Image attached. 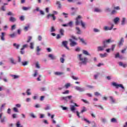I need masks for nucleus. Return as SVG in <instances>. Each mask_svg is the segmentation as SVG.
Wrapping results in <instances>:
<instances>
[{"label": "nucleus", "instance_id": "obj_1", "mask_svg": "<svg viewBox=\"0 0 127 127\" xmlns=\"http://www.w3.org/2000/svg\"><path fill=\"white\" fill-rule=\"evenodd\" d=\"M79 61H81V62L79 63L80 65H82V64L86 65L87 62H88V59H87V58H82V54L79 55Z\"/></svg>", "mask_w": 127, "mask_h": 127}, {"label": "nucleus", "instance_id": "obj_2", "mask_svg": "<svg viewBox=\"0 0 127 127\" xmlns=\"http://www.w3.org/2000/svg\"><path fill=\"white\" fill-rule=\"evenodd\" d=\"M107 47H108V45L105 44L104 42L103 46H99L97 47V51H104L105 48H107Z\"/></svg>", "mask_w": 127, "mask_h": 127}, {"label": "nucleus", "instance_id": "obj_3", "mask_svg": "<svg viewBox=\"0 0 127 127\" xmlns=\"http://www.w3.org/2000/svg\"><path fill=\"white\" fill-rule=\"evenodd\" d=\"M113 86L115 87L116 89H119V88H121L122 89H125V87L123 85V84H117L116 82H113L112 83Z\"/></svg>", "mask_w": 127, "mask_h": 127}, {"label": "nucleus", "instance_id": "obj_4", "mask_svg": "<svg viewBox=\"0 0 127 127\" xmlns=\"http://www.w3.org/2000/svg\"><path fill=\"white\" fill-rule=\"evenodd\" d=\"M81 18H82V16L78 15L76 18L75 21V25H79L80 23H81V21H82V20H81Z\"/></svg>", "mask_w": 127, "mask_h": 127}, {"label": "nucleus", "instance_id": "obj_5", "mask_svg": "<svg viewBox=\"0 0 127 127\" xmlns=\"http://www.w3.org/2000/svg\"><path fill=\"white\" fill-rule=\"evenodd\" d=\"M67 44H68V41H63L62 45H63V46H64V47H65L66 49H67V50H69V47L67 46Z\"/></svg>", "mask_w": 127, "mask_h": 127}, {"label": "nucleus", "instance_id": "obj_6", "mask_svg": "<svg viewBox=\"0 0 127 127\" xmlns=\"http://www.w3.org/2000/svg\"><path fill=\"white\" fill-rule=\"evenodd\" d=\"M69 41L70 42V45L71 47L75 46L77 45V43L75 42V41H73V40L69 39Z\"/></svg>", "mask_w": 127, "mask_h": 127}, {"label": "nucleus", "instance_id": "obj_7", "mask_svg": "<svg viewBox=\"0 0 127 127\" xmlns=\"http://www.w3.org/2000/svg\"><path fill=\"white\" fill-rule=\"evenodd\" d=\"M52 17L53 20H55L56 19V17L55 16L54 14H49L47 17L48 19H49V17Z\"/></svg>", "mask_w": 127, "mask_h": 127}, {"label": "nucleus", "instance_id": "obj_8", "mask_svg": "<svg viewBox=\"0 0 127 127\" xmlns=\"http://www.w3.org/2000/svg\"><path fill=\"white\" fill-rule=\"evenodd\" d=\"M48 57L50 58L51 60H55L56 59V57L52 54H49Z\"/></svg>", "mask_w": 127, "mask_h": 127}, {"label": "nucleus", "instance_id": "obj_9", "mask_svg": "<svg viewBox=\"0 0 127 127\" xmlns=\"http://www.w3.org/2000/svg\"><path fill=\"white\" fill-rule=\"evenodd\" d=\"M75 90H76L77 91H79V92H84V90L83 89V88H82L79 86H76L75 87Z\"/></svg>", "mask_w": 127, "mask_h": 127}, {"label": "nucleus", "instance_id": "obj_10", "mask_svg": "<svg viewBox=\"0 0 127 127\" xmlns=\"http://www.w3.org/2000/svg\"><path fill=\"white\" fill-rule=\"evenodd\" d=\"M113 27H114V24H112L110 28H109L107 26L104 27V30H112V29L113 28Z\"/></svg>", "mask_w": 127, "mask_h": 127}, {"label": "nucleus", "instance_id": "obj_11", "mask_svg": "<svg viewBox=\"0 0 127 127\" xmlns=\"http://www.w3.org/2000/svg\"><path fill=\"white\" fill-rule=\"evenodd\" d=\"M124 42H125V40H124V38H121L120 41L119 42V46H121V45H123Z\"/></svg>", "mask_w": 127, "mask_h": 127}, {"label": "nucleus", "instance_id": "obj_12", "mask_svg": "<svg viewBox=\"0 0 127 127\" xmlns=\"http://www.w3.org/2000/svg\"><path fill=\"white\" fill-rule=\"evenodd\" d=\"M9 21H11V22H14L15 21H16V19L14 17H10L9 18Z\"/></svg>", "mask_w": 127, "mask_h": 127}, {"label": "nucleus", "instance_id": "obj_13", "mask_svg": "<svg viewBox=\"0 0 127 127\" xmlns=\"http://www.w3.org/2000/svg\"><path fill=\"white\" fill-rule=\"evenodd\" d=\"M120 21V18L119 17H116L114 19V22L115 24H117L118 22Z\"/></svg>", "mask_w": 127, "mask_h": 127}, {"label": "nucleus", "instance_id": "obj_14", "mask_svg": "<svg viewBox=\"0 0 127 127\" xmlns=\"http://www.w3.org/2000/svg\"><path fill=\"white\" fill-rule=\"evenodd\" d=\"M61 101H64L66 103L68 102V100L67 99V96L61 97Z\"/></svg>", "mask_w": 127, "mask_h": 127}, {"label": "nucleus", "instance_id": "obj_15", "mask_svg": "<svg viewBox=\"0 0 127 127\" xmlns=\"http://www.w3.org/2000/svg\"><path fill=\"white\" fill-rule=\"evenodd\" d=\"M78 39H79L80 40L81 42H82V43H83L84 45H87V43H86L85 42V40H84V39L81 38L79 37H78Z\"/></svg>", "mask_w": 127, "mask_h": 127}, {"label": "nucleus", "instance_id": "obj_16", "mask_svg": "<svg viewBox=\"0 0 127 127\" xmlns=\"http://www.w3.org/2000/svg\"><path fill=\"white\" fill-rule=\"evenodd\" d=\"M109 98L112 104H115V103H116V100L114 99V97H113V96H110Z\"/></svg>", "mask_w": 127, "mask_h": 127}, {"label": "nucleus", "instance_id": "obj_17", "mask_svg": "<svg viewBox=\"0 0 127 127\" xmlns=\"http://www.w3.org/2000/svg\"><path fill=\"white\" fill-rule=\"evenodd\" d=\"M30 28V25L28 24L26 26L24 27V30H25V31H27Z\"/></svg>", "mask_w": 127, "mask_h": 127}, {"label": "nucleus", "instance_id": "obj_18", "mask_svg": "<svg viewBox=\"0 0 127 127\" xmlns=\"http://www.w3.org/2000/svg\"><path fill=\"white\" fill-rule=\"evenodd\" d=\"M100 56L101 58H105V57H107V56H108V54L107 53H104V54H100Z\"/></svg>", "mask_w": 127, "mask_h": 127}, {"label": "nucleus", "instance_id": "obj_19", "mask_svg": "<svg viewBox=\"0 0 127 127\" xmlns=\"http://www.w3.org/2000/svg\"><path fill=\"white\" fill-rule=\"evenodd\" d=\"M9 36H10L11 38H14V37H16V33H13L12 34H10V35H9Z\"/></svg>", "mask_w": 127, "mask_h": 127}, {"label": "nucleus", "instance_id": "obj_20", "mask_svg": "<svg viewBox=\"0 0 127 127\" xmlns=\"http://www.w3.org/2000/svg\"><path fill=\"white\" fill-rule=\"evenodd\" d=\"M11 63V64H14L15 65L16 64V63L14 62V60L13 59V58H11L9 59Z\"/></svg>", "mask_w": 127, "mask_h": 127}, {"label": "nucleus", "instance_id": "obj_21", "mask_svg": "<svg viewBox=\"0 0 127 127\" xmlns=\"http://www.w3.org/2000/svg\"><path fill=\"white\" fill-rule=\"evenodd\" d=\"M119 65L122 66L123 68H126V67H127V64H124L122 62L119 63Z\"/></svg>", "mask_w": 127, "mask_h": 127}, {"label": "nucleus", "instance_id": "obj_22", "mask_svg": "<svg viewBox=\"0 0 127 127\" xmlns=\"http://www.w3.org/2000/svg\"><path fill=\"white\" fill-rule=\"evenodd\" d=\"M82 53L83 54H84V55H88V56H90V54H89V53L88 52V51H86V50H83L82 51Z\"/></svg>", "mask_w": 127, "mask_h": 127}, {"label": "nucleus", "instance_id": "obj_23", "mask_svg": "<svg viewBox=\"0 0 127 127\" xmlns=\"http://www.w3.org/2000/svg\"><path fill=\"white\" fill-rule=\"evenodd\" d=\"M60 33L62 35V36H64V29H61L60 30Z\"/></svg>", "mask_w": 127, "mask_h": 127}, {"label": "nucleus", "instance_id": "obj_24", "mask_svg": "<svg viewBox=\"0 0 127 127\" xmlns=\"http://www.w3.org/2000/svg\"><path fill=\"white\" fill-rule=\"evenodd\" d=\"M28 63H29V62L25 61L24 62H22V64L23 65V66H26V65H28Z\"/></svg>", "mask_w": 127, "mask_h": 127}, {"label": "nucleus", "instance_id": "obj_25", "mask_svg": "<svg viewBox=\"0 0 127 127\" xmlns=\"http://www.w3.org/2000/svg\"><path fill=\"white\" fill-rule=\"evenodd\" d=\"M105 42V44H107V43H110V42H112V41L110 39L107 40L106 41H104L103 42V44H104V43Z\"/></svg>", "mask_w": 127, "mask_h": 127}, {"label": "nucleus", "instance_id": "obj_26", "mask_svg": "<svg viewBox=\"0 0 127 127\" xmlns=\"http://www.w3.org/2000/svg\"><path fill=\"white\" fill-rule=\"evenodd\" d=\"M67 26H69V27H73V21H70L67 23Z\"/></svg>", "mask_w": 127, "mask_h": 127}, {"label": "nucleus", "instance_id": "obj_27", "mask_svg": "<svg viewBox=\"0 0 127 127\" xmlns=\"http://www.w3.org/2000/svg\"><path fill=\"white\" fill-rule=\"evenodd\" d=\"M55 74L57 75V76H60V75H63L64 74V72H55Z\"/></svg>", "mask_w": 127, "mask_h": 127}, {"label": "nucleus", "instance_id": "obj_28", "mask_svg": "<svg viewBox=\"0 0 127 127\" xmlns=\"http://www.w3.org/2000/svg\"><path fill=\"white\" fill-rule=\"evenodd\" d=\"M85 112H87V109H86V107H83L82 108V110L81 111L80 113L81 114H83V113H85Z\"/></svg>", "mask_w": 127, "mask_h": 127}, {"label": "nucleus", "instance_id": "obj_29", "mask_svg": "<svg viewBox=\"0 0 127 127\" xmlns=\"http://www.w3.org/2000/svg\"><path fill=\"white\" fill-rule=\"evenodd\" d=\"M70 110H71V112H74V111H75L76 110V108H75V106L71 105L70 106Z\"/></svg>", "mask_w": 127, "mask_h": 127}, {"label": "nucleus", "instance_id": "obj_30", "mask_svg": "<svg viewBox=\"0 0 127 127\" xmlns=\"http://www.w3.org/2000/svg\"><path fill=\"white\" fill-rule=\"evenodd\" d=\"M28 47V45L27 44H25L23 45L22 48L21 49V50H24L25 48H27Z\"/></svg>", "mask_w": 127, "mask_h": 127}, {"label": "nucleus", "instance_id": "obj_31", "mask_svg": "<svg viewBox=\"0 0 127 127\" xmlns=\"http://www.w3.org/2000/svg\"><path fill=\"white\" fill-rule=\"evenodd\" d=\"M16 127H23L20 124V122L19 121L17 122L16 124Z\"/></svg>", "mask_w": 127, "mask_h": 127}, {"label": "nucleus", "instance_id": "obj_32", "mask_svg": "<svg viewBox=\"0 0 127 127\" xmlns=\"http://www.w3.org/2000/svg\"><path fill=\"white\" fill-rule=\"evenodd\" d=\"M126 19L125 17L123 18L122 21V23H121V24L122 25H125V23H126Z\"/></svg>", "mask_w": 127, "mask_h": 127}, {"label": "nucleus", "instance_id": "obj_33", "mask_svg": "<svg viewBox=\"0 0 127 127\" xmlns=\"http://www.w3.org/2000/svg\"><path fill=\"white\" fill-rule=\"evenodd\" d=\"M26 94L28 96H30V95H31V92H30V89H28L27 90Z\"/></svg>", "mask_w": 127, "mask_h": 127}, {"label": "nucleus", "instance_id": "obj_34", "mask_svg": "<svg viewBox=\"0 0 127 127\" xmlns=\"http://www.w3.org/2000/svg\"><path fill=\"white\" fill-rule=\"evenodd\" d=\"M76 29L77 31V34H81V30L80 29V28L79 27H77L76 28Z\"/></svg>", "mask_w": 127, "mask_h": 127}, {"label": "nucleus", "instance_id": "obj_35", "mask_svg": "<svg viewBox=\"0 0 127 127\" xmlns=\"http://www.w3.org/2000/svg\"><path fill=\"white\" fill-rule=\"evenodd\" d=\"M80 23H81V26H82L83 28H85V25H86V24L84 23V22H83V21H80Z\"/></svg>", "mask_w": 127, "mask_h": 127}, {"label": "nucleus", "instance_id": "obj_36", "mask_svg": "<svg viewBox=\"0 0 127 127\" xmlns=\"http://www.w3.org/2000/svg\"><path fill=\"white\" fill-rule=\"evenodd\" d=\"M36 68H38V69H39L40 68V65H39V62H37L36 63Z\"/></svg>", "mask_w": 127, "mask_h": 127}, {"label": "nucleus", "instance_id": "obj_37", "mask_svg": "<svg viewBox=\"0 0 127 127\" xmlns=\"http://www.w3.org/2000/svg\"><path fill=\"white\" fill-rule=\"evenodd\" d=\"M1 40L4 41V33H1Z\"/></svg>", "mask_w": 127, "mask_h": 127}, {"label": "nucleus", "instance_id": "obj_38", "mask_svg": "<svg viewBox=\"0 0 127 127\" xmlns=\"http://www.w3.org/2000/svg\"><path fill=\"white\" fill-rule=\"evenodd\" d=\"M30 7H23L22 9L23 10H28V9H30Z\"/></svg>", "mask_w": 127, "mask_h": 127}, {"label": "nucleus", "instance_id": "obj_39", "mask_svg": "<svg viewBox=\"0 0 127 127\" xmlns=\"http://www.w3.org/2000/svg\"><path fill=\"white\" fill-rule=\"evenodd\" d=\"M56 4H58V8H61V3H60V1H57L56 2Z\"/></svg>", "mask_w": 127, "mask_h": 127}, {"label": "nucleus", "instance_id": "obj_40", "mask_svg": "<svg viewBox=\"0 0 127 127\" xmlns=\"http://www.w3.org/2000/svg\"><path fill=\"white\" fill-rule=\"evenodd\" d=\"M13 46H14V47H16V49H18L20 45H17L16 43H14L13 44Z\"/></svg>", "mask_w": 127, "mask_h": 127}, {"label": "nucleus", "instance_id": "obj_41", "mask_svg": "<svg viewBox=\"0 0 127 127\" xmlns=\"http://www.w3.org/2000/svg\"><path fill=\"white\" fill-rule=\"evenodd\" d=\"M94 11H95L96 12H101V11H102V10L99 8H96L94 10Z\"/></svg>", "mask_w": 127, "mask_h": 127}, {"label": "nucleus", "instance_id": "obj_42", "mask_svg": "<svg viewBox=\"0 0 127 127\" xmlns=\"http://www.w3.org/2000/svg\"><path fill=\"white\" fill-rule=\"evenodd\" d=\"M70 86H71V84L70 83H66L64 85V87H65V88L66 89H68V88H69V87H70Z\"/></svg>", "mask_w": 127, "mask_h": 127}, {"label": "nucleus", "instance_id": "obj_43", "mask_svg": "<svg viewBox=\"0 0 127 127\" xmlns=\"http://www.w3.org/2000/svg\"><path fill=\"white\" fill-rule=\"evenodd\" d=\"M71 78H72V79H73V80H79V77H77V76H72Z\"/></svg>", "mask_w": 127, "mask_h": 127}, {"label": "nucleus", "instance_id": "obj_44", "mask_svg": "<svg viewBox=\"0 0 127 127\" xmlns=\"http://www.w3.org/2000/svg\"><path fill=\"white\" fill-rule=\"evenodd\" d=\"M13 111L14 112H15V113H18V109H17V108H16V107H14L13 108Z\"/></svg>", "mask_w": 127, "mask_h": 127}, {"label": "nucleus", "instance_id": "obj_45", "mask_svg": "<svg viewBox=\"0 0 127 127\" xmlns=\"http://www.w3.org/2000/svg\"><path fill=\"white\" fill-rule=\"evenodd\" d=\"M111 123H117V119L115 118H112L111 120Z\"/></svg>", "mask_w": 127, "mask_h": 127}, {"label": "nucleus", "instance_id": "obj_46", "mask_svg": "<svg viewBox=\"0 0 127 127\" xmlns=\"http://www.w3.org/2000/svg\"><path fill=\"white\" fill-rule=\"evenodd\" d=\"M33 45H34V43H33L32 42L30 43V48L31 49H33V48H34Z\"/></svg>", "mask_w": 127, "mask_h": 127}, {"label": "nucleus", "instance_id": "obj_47", "mask_svg": "<svg viewBox=\"0 0 127 127\" xmlns=\"http://www.w3.org/2000/svg\"><path fill=\"white\" fill-rule=\"evenodd\" d=\"M1 10H2L3 11H5V6L4 5H3L0 8Z\"/></svg>", "mask_w": 127, "mask_h": 127}, {"label": "nucleus", "instance_id": "obj_48", "mask_svg": "<svg viewBox=\"0 0 127 127\" xmlns=\"http://www.w3.org/2000/svg\"><path fill=\"white\" fill-rule=\"evenodd\" d=\"M72 97L73 96H72L71 95H69L66 96V99L67 100H71V99H72Z\"/></svg>", "mask_w": 127, "mask_h": 127}, {"label": "nucleus", "instance_id": "obj_49", "mask_svg": "<svg viewBox=\"0 0 127 127\" xmlns=\"http://www.w3.org/2000/svg\"><path fill=\"white\" fill-rule=\"evenodd\" d=\"M31 39H32V37H31V36L28 37V39L27 41V43L30 42V41H31Z\"/></svg>", "mask_w": 127, "mask_h": 127}, {"label": "nucleus", "instance_id": "obj_50", "mask_svg": "<svg viewBox=\"0 0 127 127\" xmlns=\"http://www.w3.org/2000/svg\"><path fill=\"white\" fill-rule=\"evenodd\" d=\"M0 120H1L0 121L1 123H4L5 122V117L1 118Z\"/></svg>", "mask_w": 127, "mask_h": 127}, {"label": "nucleus", "instance_id": "obj_51", "mask_svg": "<svg viewBox=\"0 0 127 127\" xmlns=\"http://www.w3.org/2000/svg\"><path fill=\"white\" fill-rule=\"evenodd\" d=\"M56 31L55 28L52 26L51 28V32H54Z\"/></svg>", "mask_w": 127, "mask_h": 127}, {"label": "nucleus", "instance_id": "obj_52", "mask_svg": "<svg viewBox=\"0 0 127 127\" xmlns=\"http://www.w3.org/2000/svg\"><path fill=\"white\" fill-rule=\"evenodd\" d=\"M12 77H13V79H17L19 76L18 75H12Z\"/></svg>", "mask_w": 127, "mask_h": 127}, {"label": "nucleus", "instance_id": "obj_53", "mask_svg": "<svg viewBox=\"0 0 127 127\" xmlns=\"http://www.w3.org/2000/svg\"><path fill=\"white\" fill-rule=\"evenodd\" d=\"M20 20H21V21H23V20H24V16L21 15L20 17Z\"/></svg>", "mask_w": 127, "mask_h": 127}, {"label": "nucleus", "instance_id": "obj_54", "mask_svg": "<svg viewBox=\"0 0 127 127\" xmlns=\"http://www.w3.org/2000/svg\"><path fill=\"white\" fill-rule=\"evenodd\" d=\"M116 48V45H112V48H111V50L112 51H114V50H115V48Z\"/></svg>", "mask_w": 127, "mask_h": 127}, {"label": "nucleus", "instance_id": "obj_55", "mask_svg": "<svg viewBox=\"0 0 127 127\" xmlns=\"http://www.w3.org/2000/svg\"><path fill=\"white\" fill-rule=\"evenodd\" d=\"M83 120L85 121V122H86V123H87L88 124H91V122H90L89 120H88L86 118H84Z\"/></svg>", "mask_w": 127, "mask_h": 127}, {"label": "nucleus", "instance_id": "obj_56", "mask_svg": "<svg viewBox=\"0 0 127 127\" xmlns=\"http://www.w3.org/2000/svg\"><path fill=\"white\" fill-rule=\"evenodd\" d=\"M60 61L61 63H64V61H65V59H64L63 58H61Z\"/></svg>", "mask_w": 127, "mask_h": 127}, {"label": "nucleus", "instance_id": "obj_57", "mask_svg": "<svg viewBox=\"0 0 127 127\" xmlns=\"http://www.w3.org/2000/svg\"><path fill=\"white\" fill-rule=\"evenodd\" d=\"M100 75V73H97V74L94 75V79H97L98 78V76Z\"/></svg>", "mask_w": 127, "mask_h": 127}, {"label": "nucleus", "instance_id": "obj_58", "mask_svg": "<svg viewBox=\"0 0 127 127\" xmlns=\"http://www.w3.org/2000/svg\"><path fill=\"white\" fill-rule=\"evenodd\" d=\"M7 15H12V16H13L14 15V14L11 12V11H9L7 13Z\"/></svg>", "mask_w": 127, "mask_h": 127}, {"label": "nucleus", "instance_id": "obj_59", "mask_svg": "<svg viewBox=\"0 0 127 127\" xmlns=\"http://www.w3.org/2000/svg\"><path fill=\"white\" fill-rule=\"evenodd\" d=\"M38 39L39 41H41L42 40V37L41 36H38Z\"/></svg>", "mask_w": 127, "mask_h": 127}, {"label": "nucleus", "instance_id": "obj_60", "mask_svg": "<svg viewBox=\"0 0 127 127\" xmlns=\"http://www.w3.org/2000/svg\"><path fill=\"white\" fill-rule=\"evenodd\" d=\"M30 117H31V118H33V119H35V118H36V116H34V114L33 113H31L30 114Z\"/></svg>", "mask_w": 127, "mask_h": 127}, {"label": "nucleus", "instance_id": "obj_61", "mask_svg": "<svg viewBox=\"0 0 127 127\" xmlns=\"http://www.w3.org/2000/svg\"><path fill=\"white\" fill-rule=\"evenodd\" d=\"M40 90L42 92H44V91H46V88H45V87H42L40 88Z\"/></svg>", "mask_w": 127, "mask_h": 127}, {"label": "nucleus", "instance_id": "obj_62", "mask_svg": "<svg viewBox=\"0 0 127 127\" xmlns=\"http://www.w3.org/2000/svg\"><path fill=\"white\" fill-rule=\"evenodd\" d=\"M94 32H100V30L95 28L94 29Z\"/></svg>", "mask_w": 127, "mask_h": 127}, {"label": "nucleus", "instance_id": "obj_63", "mask_svg": "<svg viewBox=\"0 0 127 127\" xmlns=\"http://www.w3.org/2000/svg\"><path fill=\"white\" fill-rule=\"evenodd\" d=\"M94 95H95V96H100V93H99V92H95Z\"/></svg>", "mask_w": 127, "mask_h": 127}, {"label": "nucleus", "instance_id": "obj_64", "mask_svg": "<svg viewBox=\"0 0 127 127\" xmlns=\"http://www.w3.org/2000/svg\"><path fill=\"white\" fill-rule=\"evenodd\" d=\"M14 29H15V25H13L11 26V30H14Z\"/></svg>", "mask_w": 127, "mask_h": 127}]
</instances>
